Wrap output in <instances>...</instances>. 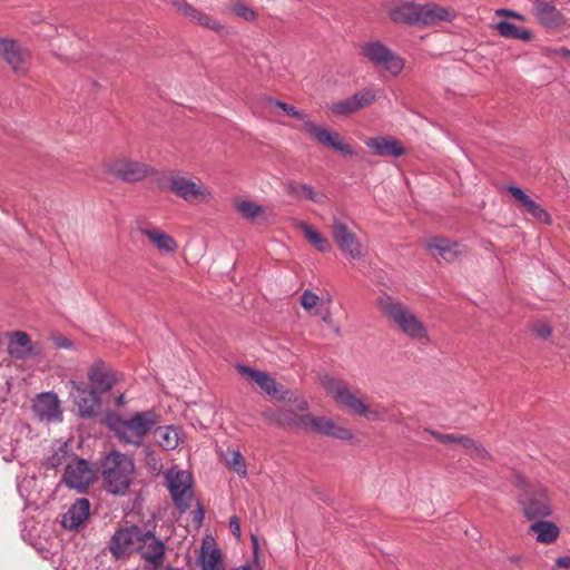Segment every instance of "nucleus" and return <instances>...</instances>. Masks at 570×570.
Masks as SVG:
<instances>
[{"instance_id":"obj_1","label":"nucleus","mask_w":570,"mask_h":570,"mask_svg":"<svg viewBox=\"0 0 570 570\" xmlns=\"http://www.w3.org/2000/svg\"><path fill=\"white\" fill-rule=\"evenodd\" d=\"M511 483L524 519H547L553 514L552 493L546 484L518 471L513 472Z\"/></svg>"},{"instance_id":"obj_2","label":"nucleus","mask_w":570,"mask_h":570,"mask_svg":"<svg viewBox=\"0 0 570 570\" xmlns=\"http://www.w3.org/2000/svg\"><path fill=\"white\" fill-rule=\"evenodd\" d=\"M377 306L406 336L424 344L430 342L424 324L401 301L384 294L377 298Z\"/></svg>"},{"instance_id":"obj_3","label":"nucleus","mask_w":570,"mask_h":570,"mask_svg":"<svg viewBox=\"0 0 570 570\" xmlns=\"http://www.w3.org/2000/svg\"><path fill=\"white\" fill-rule=\"evenodd\" d=\"M135 465L130 456L114 451L101 463L105 489L112 494H125L134 479Z\"/></svg>"},{"instance_id":"obj_4","label":"nucleus","mask_w":570,"mask_h":570,"mask_svg":"<svg viewBox=\"0 0 570 570\" xmlns=\"http://www.w3.org/2000/svg\"><path fill=\"white\" fill-rule=\"evenodd\" d=\"M108 426L116 436L126 444L139 446L144 438L158 423V416L154 411L136 413L131 419L125 420L119 416H109Z\"/></svg>"},{"instance_id":"obj_5","label":"nucleus","mask_w":570,"mask_h":570,"mask_svg":"<svg viewBox=\"0 0 570 570\" xmlns=\"http://www.w3.org/2000/svg\"><path fill=\"white\" fill-rule=\"evenodd\" d=\"M322 386L335 400L336 403L347 409L351 413L364 416L372 421L382 420L381 411L370 409L365 402L353 392L347 382L330 375L321 380Z\"/></svg>"},{"instance_id":"obj_6","label":"nucleus","mask_w":570,"mask_h":570,"mask_svg":"<svg viewBox=\"0 0 570 570\" xmlns=\"http://www.w3.org/2000/svg\"><path fill=\"white\" fill-rule=\"evenodd\" d=\"M105 171L125 183L134 184L153 175L155 169L146 163L121 157L106 163Z\"/></svg>"},{"instance_id":"obj_7","label":"nucleus","mask_w":570,"mask_h":570,"mask_svg":"<svg viewBox=\"0 0 570 570\" xmlns=\"http://www.w3.org/2000/svg\"><path fill=\"white\" fill-rule=\"evenodd\" d=\"M237 370L242 375L255 382L273 400L279 402L296 401L294 393L277 383L267 372L255 370L246 365H238Z\"/></svg>"},{"instance_id":"obj_8","label":"nucleus","mask_w":570,"mask_h":570,"mask_svg":"<svg viewBox=\"0 0 570 570\" xmlns=\"http://www.w3.org/2000/svg\"><path fill=\"white\" fill-rule=\"evenodd\" d=\"M96 479V469L85 459L76 458L66 465L63 482L70 489H75L80 493L86 492Z\"/></svg>"},{"instance_id":"obj_9","label":"nucleus","mask_w":570,"mask_h":570,"mask_svg":"<svg viewBox=\"0 0 570 570\" xmlns=\"http://www.w3.org/2000/svg\"><path fill=\"white\" fill-rule=\"evenodd\" d=\"M142 531L138 525L124 527L116 530L111 537L108 549L115 559H125L132 551H137Z\"/></svg>"},{"instance_id":"obj_10","label":"nucleus","mask_w":570,"mask_h":570,"mask_svg":"<svg viewBox=\"0 0 570 570\" xmlns=\"http://www.w3.org/2000/svg\"><path fill=\"white\" fill-rule=\"evenodd\" d=\"M362 55L372 63L382 66L393 76H397L403 70V60L380 41L365 43L362 47Z\"/></svg>"},{"instance_id":"obj_11","label":"nucleus","mask_w":570,"mask_h":570,"mask_svg":"<svg viewBox=\"0 0 570 570\" xmlns=\"http://www.w3.org/2000/svg\"><path fill=\"white\" fill-rule=\"evenodd\" d=\"M166 479L174 504L178 510L185 512L189 508L191 499V474L187 471L170 470L166 474Z\"/></svg>"},{"instance_id":"obj_12","label":"nucleus","mask_w":570,"mask_h":570,"mask_svg":"<svg viewBox=\"0 0 570 570\" xmlns=\"http://www.w3.org/2000/svg\"><path fill=\"white\" fill-rule=\"evenodd\" d=\"M160 187L167 188L188 203L208 202L212 197V193L206 187L181 176H171L168 184L166 186L160 184Z\"/></svg>"},{"instance_id":"obj_13","label":"nucleus","mask_w":570,"mask_h":570,"mask_svg":"<svg viewBox=\"0 0 570 570\" xmlns=\"http://www.w3.org/2000/svg\"><path fill=\"white\" fill-rule=\"evenodd\" d=\"M141 537L142 539L139 540L137 552L148 563L145 570H158L165 561V544L151 530H144Z\"/></svg>"},{"instance_id":"obj_14","label":"nucleus","mask_w":570,"mask_h":570,"mask_svg":"<svg viewBox=\"0 0 570 570\" xmlns=\"http://www.w3.org/2000/svg\"><path fill=\"white\" fill-rule=\"evenodd\" d=\"M0 57L14 73L19 76L27 75L30 53L18 41L7 38L0 39Z\"/></svg>"},{"instance_id":"obj_15","label":"nucleus","mask_w":570,"mask_h":570,"mask_svg":"<svg viewBox=\"0 0 570 570\" xmlns=\"http://www.w3.org/2000/svg\"><path fill=\"white\" fill-rule=\"evenodd\" d=\"M71 396L78 409L79 415L83 419H90L98 414L100 407V397L96 390L87 387L82 383L70 381Z\"/></svg>"},{"instance_id":"obj_16","label":"nucleus","mask_w":570,"mask_h":570,"mask_svg":"<svg viewBox=\"0 0 570 570\" xmlns=\"http://www.w3.org/2000/svg\"><path fill=\"white\" fill-rule=\"evenodd\" d=\"M531 14L546 29H558L567 23L564 14L552 0H533Z\"/></svg>"},{"instance_id":"obj_17","label":"nucleus","mask_w":570,"mask_h":570,"mask_svg":"<svg viewBox=\"0 0 570 570\" xmlns=\"http://www.w3.org/2000/svg\"><path fill=\"white\" fill-rule=\"evenodd\" d=\"M302 130L309 134L318 144L332 148L343 155H352L353 150L345 144L341 135L326 128L317 126L312 120H305Z\"/></svg>"},{"instance_id":"obj_18","label":"nucleus","mask_w":570,"mask_h":570,"mask_svg":"<svg viewBox=\"0 0 570 570\" xmlns=\"http://www.w3.org/2000/svg\"><path fill=\"white\" fill-rule=\"evenodd\" d=\"M32 411L41 422H61L62 409L56 393L43 392L36 396Z\"/></svg>"},{"instance_id":"obj_19","label":"nucleus","mask_w":570,"mask_h":570,"mask_svg":"<svg viewBox=\"0 0 570 570\" xmlns=\"http://www.w3.org/2000/svg\"><path fill=\"white\" fill-rule=\"evenodd\" d=\"M332 237L344 254L352 258L362 256V244L357 236L338 218L333 219Z\"/></svg>"},{"instance_id":"obj_20","label":"nucleus","mask_w":570,"mask_h":570,"mask_svg":"<svg viewBox=\"0 0 570 570\" xmlns=\"http://www.w3.org/2000/svg\"><path fill=\"white\" fill-rule=\"evenodd\" d=\"M306 429L324 434L327 436L336 438L344 441L353 439V433L350 429L337 425L334 420L325 416H314L311 413H305Z\"/></svg>"},{"instance_id":"obj_21","label":"nucleus","mask_w":570,"mask_h":570,"mask_svg":"<svg viewBox=\"0 0 570 570\" xmlns=\"http://www.w3.org/2000/svg\"><path fill=\"white\" fill-rule=\"evenodd\" d=\"M173 6L181 17L191 23H197L203 28L213 30L218 33L222 32L225 28L224 24H222L215 18L198 10L186 0H173Z\"/></svg>"},{"instance_id":"obj_22","label":"nucleus","mask_w":570,"mask_h":570,"mask_svg":"<svg viewBox=\"0 0 570 570\" xmlns=\"http://www.w3.org/2000/svg\"><path fill=\"white\" fill-rule=\"evenodd\" d=\"M456 17L454 9L439 6L436 3L421 4L420 27H432L444 21H452Z\"/></svg>"},{"instance_id":"obj_23","label":"nucleus","mask_w":570,"mask_h":570,"mask_svg":"<svg viewBox=\"0 0 570 570\" xmlns=\"http://www.w3.org/2000/svg\"><path fill=\"white\" fill-rule=\"evenodd\" d=\"M87 376L92 384L91 390H96L97 393H105L110 391L117 382L115 373L111 372L101 361H97L92 364L88 371Z\"/></svg>"},{"instance_id":"obj_24","label":"nucleus","mask_w":570,"mask_h":570,"mask_svg":"<svg viewBox=\"0 0 570 570\" xmlns=\"http://www.w3.org/2000/svg\"><path fill=\"white\" fill-rule=\"evenodd\" d=\"M90 502L86 498L77 499L76 502L62 515L61 525L70 531L78 530L88 520Z\"/></svg>"},{"instance_id":"obj_25","label":"nucleus","mask_w":570,"mask_h":570,"mask_svg":"<svg viewBox=\"0 0 570 570\" xmlns=\"http://www.w3.org/2000/svg\"><path fill=\"white\" fill-rule=\"evenodd\" d=\"M365 144L370 149H372L375 156H391L397 158L405 155L406 153L401 141L392 136H379L368 138Z\"/></svg>"},{"instance_id":"obj_26","label":"nucleus","mask_w":570,"mask_h":570,"mask_svg":"<svg viewBox=\"0 0 570 570\" xmlns=\"http://www.w3.org/2000/svg\"><path fill=\"white\" fill-rule=\"evenodd\" d=\"M8 353L17 360H24L40 354V348L31 344L29 335L24 332H12L8 344Z\"/></svg>"},{"instance_id":"obj_27","label":"nucleus","mask_w":570,"mask_h":570,"mask_svg":"<svg viewBox=\"0 0 570 570\" xmlns=\"http://www.w3.org/2000/svg\"><path fill=\"white\" fill-rule=\"evenodd\" d=\"M199 562L202 570H225L222 551L210 535L203 539Z\"/></svg>"},{"instance_id":"obj_28","label":"nucleus","mask_w":570,"mask_h":570,"mask_svg":"<svg viewBox=\"0 0 570 570\" xmlns=\"http://www.w3.org/2000/svg\"><path fill=\"white\" fill-rule=\"evenodd\" d=\"M294 403L296 410H277V414H275V423L281 426L306 429L305 414H299L298 412H306L308 403L305 400L297 399Z\"/></svg>"},{"instance_id":"obj_29","label":"nucleus","mask_w":570,"mask_h":570,"mask_svg":"<svg viewBox=\"0 0 570 570\" xmlns=\"http://www.w3.org/2000/svg\"><path fill=\"white\" fill-rule=\"evenodd\" d=\"M421 3L400 2L389 10L390 19L395 23L419 26Z\"/></svg>"},{"instance_id":"obj_30","label":"nucleus","mask_w":570,"mask_h":570,"mask_svg":"<svg viewBox=\"0 0 570 570\" xmlns=\"http://www.w3.org/2000/svg\"><path fill=\"white\" fill-rule=\"evenodd\" d=\"M426 248L433 256H440L446 262H453L464 253L462 246L445 238H433L426 244Z\"/></svg>"},{"instance_id":"obj_31","label":"nucleus","mask_w":570,"mask_h":570,"mask_svg":"<svg viewBox=\"0 0 570 570\" xmlns=\"http://www.w3.org/2000/svg\"><path fill=\"white\" fill-rule=\"evenodd\" d=\"M532 521L529 532L535 534V540L539 543L551 544L559 538L560 529L554 522L544 519Z\"/></svg>"},{"instance_id":"obj_32","label":"nucleus","mask_w":570,"mask_h":570,"mask_svg":"<svg viewBox=\"0 0 570 570\" xmlns=\"http://www.w3.org/2000/svg\"><path fill=\"white\" fill-rule=\"evenodd\" d=\"M140 233L145 235L154 246L163 254L175 253L178 248L177 242L167 233L159 228H140Z\"/></svg>"},{"instance_id":"obj_33","label":"nucleus","mask_w":570,"mask_h":570,"mask_svg":"<svg viewBox=\"0 0 570 570\" xmlns=\"http://www.w3.org/2000/svg\"><path fill=\"white\" fill-rule=\"evenodd\" d=\"M295 227L303 232L306 239L320 252L326 253L331 249L330 242L320 232H317L312 225L305 222L296 220Z\"/></svg>"},{"instance_id":"obj_34","label":"nucleus","mask_w":570,"mask_h":570,"mask_svg":"<svg viewBox=\"0 0 570 570\" xmlns=\"http://www.w3.org/2000/svg\"><path fill=\"white\" fill-rule=\"evenodd\" d=\"M286 191L296 198H306L317 204L325 200V195L316 191L312 186L291 181L286 185Z\"/></svg>"},{"instance_id":"obj_35","label":"nucleus","mask_w":570,"mask_h":570,"mask_svg":"<svg viewBox=\"0 0 570 570\" xmlns=\"http://www.w3.org/2000/svg\"><path fill=\"white\" fill-rule=\"evenodd\" d=\"M494 29L500 36L510 39H518L522 41H530L533 37L529 29L521 28L509 21H499Z\"/></svg>"},{"instance_id":"obj_36","label":"nucleus","mask_w":570,"mask_h":570,"mask_svg":"<svg viewBox=\"0 0 570 570\" xmlns=\"http://www.w3.org/2000/svg\"><path fill=\"white\" fill-rule=\"evenodd\" d=\"M156 435L158 444L166 451L174 450L179 444V432L174 426L159 428Z\"/></svg>"},{"instance_id":"obj_37","label":"nucleus","mask_w":570,"mask_h":570,"mask_svg":"<svg viewBox=\"0 0 570 570\" xmlns=\"http://www.w3.org/2000/svg\"><path fill=\"white\" fill-rule=\"evenodd\" d=\"M235 207L247 220H254L265 214V208L252 200H238Z\"/></svg>"},{"instance_id":"obj_38","label":"nucleus","mask_w":570,"mask_h":570,"mask_svg":"<svg viewBox=\"0 0 570 570\" xmlns=\"http://www.w3.org/2000/svg\"><path fill=\"white\" fill-rule=\"evenodd\" d=\"M424 432L429 433L435 440H438L439 442L446 444V445L459 444L463 448L464 443L466 442V439H468V435L453 434V433L445 434V433H441L439 431L428 429V428L424 429Z\"/></svg>"},{"instance_id":"obj_39","label":"nucleus","mask_w":570,"mask_h":570,"mask_svg":"<svg viewBox=\"0 0 570 570\" xmlns=\"http://www.w3.org/2000/svg\"><path fill=\"white\" fill-rule=\"evenodd\" d=\"M463 449L468 451L470 456L474 460H490L491 455L484 449V446L476 440L470 438L468 435L466 442L464 443Z\"/></svg>"},{"instance_id":"obj_40","label":"nucleus","mask_w":570,"mask_h":570,"mask_svg":"<svg viewBox=\"0 0 570 570\" xmlns=\"http://www.w3.org/2000/svg\"><path fill=\"white\" fill-rule=\"evenodd\" d=\"M463 449L468 451L470 456L474 460H490L491 455L484 449V446L476 440L470 438L468 435L466 442L464 443Z\"/></svg>"},{"instance_id":"obj_41","label":"nucleus","mask_w":570,"mask_h":570,"mask_svg":"<svg viewBox=\"0 0 570 570\" xmlns=\"http://www.w3.org/2000/svg\"><path fill=\"white\" fill-rule=\"evenodd\" d=\"M225 462L239 476H245L247 474L243 455L238 451H227L225 454Z\"/></svg>"},{"instance_id":"obj_42","label":"nucleus","mask_w":570,"mask_h":570,"mask_svg":"<svg viewBox=\"0 0 570 570\" xmlns=\"http://www.w3.org/2000/svg\"><path fill=\"white\" fill-rule=\"evenodd\" d=\"M229 9L235 16L244 19L245 21L252 22L257 19V12L242 1L230 3Z\"/></svg>"},{"instance_id":"obj_43","label":"nucleus","mask_w":570,"mask_h":570,"mask_svg":"<svg viewBox=\"0 0 570 570\" xmlns=\"http://www.w3.org/2000/svg\"><path fill=\"white\" fill-rule=\"evenodd\" d=\"M351 98L354 101L356 110H360L371 106L375 101L376 95L372 89H364L357 91Z\"/></svg>"},{"instance_id":"obj_44","label":"nucleus","mask_w":570,"mask_h":570,"mask_svg":"<svg viewBox=\"0 0 570 570\" xmlns=\"http://www.w3.org/2000/svg\"><path fill=\"white\" fill-rule=\"evenodd\" d=\"M524 209L539 222L548 225L551 224V216L547 213L546 209L541 207V205L535 203L533 199L530 200Z\"/></svg>"},{"instance_id":"obj_45","label":"nucleus","mask_w":570,"mask_h":570,"mask_svg":"<svg viewBox=\"0 0 570 570\" xmlns=\"http://www.w3.org/2000/svg\"><path fill=\"white\" fill-rule=\"evenodd\" d=\"M330 109L333 114L340 115V116H346V115L357 111L354 106V101L352 100L351 97L332 104Z\"/></svg>"},{"instance_id":"obj_46","label":"nucleus","mask_w":570,"mask_h":570,"mask_svg":"<svg viewBox=\"0 0 570 570\" xmlns=\"http://www.w3.org/2000/svg\"><path fill=\"white\" fill-rule=\"evenodd\" d=\"M268 101L275 106H277L278 108H281L286 115H288L289 117H293V118H296V119H301L303 120V124H305V120H311L306 114H304L303 111L301 110H297L294 106L292 105H288L286 102H283L281 100H273V99H268Z\"/></svg>"},{"instance_id":"obj_47","label":"nucleus","mask_w":570,"mask_h":570,"mask_svg":"<svg viewBox=\"0 0 570 570\" xmlns=\"http://www.w3.org/2000/svg\"><path fill=\"white\" fill-rule=\"evenodd\" d=\"M67 450L63 446H60L52 455H50L46 460V468L48 469H57L66 462L67 459Z\"/></svg>"},{"instance_id":"obj_48","label":"nucleus","mask_w":570,"mask_h":570,"mask_svg":"<svg viewBox=\"0 0 570 570\" xmlns=\"http://www.w3.org/2000/svg\"><path fill=\"white\" fill-rule=\"evenodd\" d=\"M318 301L320 297L309 289L304 291L301 296V305L306 311H311L313 307H315L318 304Z\"/></svg>"},{"instance_id":"obj_49","label":"nucleus","mask_w":570,"mask_h":570,"mask_svg":"<svg viewBox=\"0 0 570 570\" xmlns=\"http://www.w3.org/2000/svg\"><path fill=\"white\" fill-rule=\"evenodd\" d=\"M508 191L512 195V197L524 208L530 200L532 199L528 196L521 188L515 186H509Z\"/></svg>"},{"instance_id":"obj_50","label":"nucleus","mask_w":570,"mask_h":570,"mask_svg":"<svg viewBox=\"0 0 570 570\" xmlns=\"http://www.w3.org/2000/svg\"><path fill=\"white\" fill-rule=\"evenodd\" d=\"M508 191L512 195V197L524 208L530 200L532 199L528 196L521 188L515 186H509Z\"/></svg>"},{"instance_id":"obj_51","label":"nucleus","mask_w":570,"mask_h":570,"mask_svg":"<svg viewBox=\"0 0 570 570\" xmlns=\"http://www.w3.org/2000/svg\"><path fill=\"white\" fill-rule=\"evenodd\" d=\"M533 332L537 336L546 340L551 335L552 328L548 323L539 322L533 326Z\"/></svg>"},{"instance_id":"obj_52","label":"nucleus","mask_w":570,"mask_h":570,"mask_svg":"<svg viewBox=\"0 0 570 570\" xmlns=\"http://www.w3.org/2000/svg\"><path fill=\"white\" fill-rule=\"evenodd\" d=\"M52 341H53L55 346L58 348H71L72 347V342L66 336L56 335V336H52Z\"/></svg>"},{"instance_id":"obj_53","label":"nucleus","mask_w":570,"mask_h":570,"mask_svg":"<svg viewBox=\"0 0 570 570\" xmlns=\"http://www.w3.org/2000/svg\"><path fill=\"white\" fill-rule=\"evenodd\" d=\"M497 16H503V17H510V18H513V19H518V20H521V21H525V17L517 11H512V10H509V9H499L497 10Z\"/></svg>"},{"instance_id":"obj_54","label":"nucleus","mask_w":570,"mask_h":570,"mask_svg":"<svg viewBox=\"0 0 570 570\" xmlns=\"http://www.w3.org/2000/svg\"><path fill=\"white\" fill-rule=\"evenodd\" d=\"M229 529L237 539L240 538V522L236 515L229 519Z\"/></svg>"},{"instance_id":"obj_55","label":"nucleus","mask_w":570,"mask_h":570,"mask_svg":"<svg viewBox=\"0 0 570 570\" xmlns=\"http://www.w3.org/2000/svg\"><path fill=\"white\" fill-rule=\"evenodd\" d=\"M557 567L569 569L570 568V557H560L556 561Z\"/></svg>"},{"instance_id":"obj_56","label":"nucleus","mask_w":570,"mask_h":570,"mask_svg":"<svg viewBox=\"0 0 570 570\" xmlns=\"http://www.w3.org/2000/svg\"><path fill=\"white\" fill-rule=\"evenodd\" d=\"M275 414H277V410H266L262 413L263 417L268 421L269 423H275Z\"/></svg>"},{"instance_id":"obj_57","label":"nucleus","mask_w":570,"mask_h":570,"mask_svg":"<svg viewBox=\"0 0 570 570\" xmlns=\"http://www.w3.org/2000/svg\"><path fill=\"white\" fill-rule=\"evenodd\" d=\"M509 560L511 563L519 566L522 560V557L520 554H513L509 557Z\"/></svg>"},{"instance_id":"obj_58","label":"nucleus","mask_w":570,"mask_h":570,"mask_svg":"<svg viewBox=\"0 0 570 570\" xmlns=\"http://www.w3.org/2000/svg\"><path fill=\"white\" fill-rule=\"evenodd\" d=\"M395 423H399V424H404V417L402 414H397L395 416H393L392 419Z\"/></svg>"},{"instance_id":"obj_59","label":"nucleus","mask_w":570,"mask_h":570,"mask_svg":"<svg viewBox=\"0 0 570 570\" xmlns=\"http://www.w3.org/2000/svg\"><path fill=\"white\" fill-rule=\"evenodd\" d=\"M125 403V397L122 394H120L119 396L116 397V404L118 406L122 405Z\"/></svg>"},{"instance_id":"obj_60","label":"nucleus","mask_w":570,"mask_h":570,"mask_svg":"<svg viewBox=\"0 0 570 570\" xmlns=\"http://www.w3.org/2000/svg\"><path fill=\"white\" fill-rule=\"evenodd\" d=\"M558 52L563 57H570V50L566 48H561Z\"/></svg>"},{"instance_id":"obj_61","label":"nucleus","mask_w":570,"mask_h":570,"mask_svg":"<svg viewBox=\"0 0 570 570\" xmlns=\"http://www.w3.org/2000/svg\"><path fill=\"white\" fill-rule=\"evenodd\" d=\"M252 541H253L254 549H257L258 541H257V538L255 535H252Z\"/></svg>"},{"instance_id":"obj_62","label":"nucleus","mask_w":570,"mask_h":570,"mask_svg":"<svg viewBox=\"0 0 570 570\" xmlns=\"http://www.w3.org/2000/svg\"><path fill=\"white\" fill-rule=\"evenodd\" d=\"M234 570H252V567L250 566H242V567H238Z\"/></svg>"},{"instance_id":"obj_63","label":"nucleus","mask_w":570,"mask_h":570,"mask_svg":"<svg viewBox=\"0 0 570 570\" xmlns=\"http://www.w3.org/2000/svg\"><path fill=\"white\" fill-rule=\"evenodd\" d=\"M323 321H324L325 323H328V324H330V323L332 322L331 315H330V314L325 315V316L323 317Z\"/></svg>"},{"instance_id":"obj_64","label":"nucleus","mask_w":570,"mask_h":570,"mask_svg":"<svg viewBox=\"0 0 570 570\" xmlns=\"http://www.w3.org/2000/svg\"><path fill=\"white\" fill-rule=\"evenodd\" d=\"M164 570H178V569H176V568H174L171 566H167Z\"/></svg>"}]
</instances>
